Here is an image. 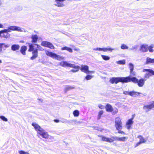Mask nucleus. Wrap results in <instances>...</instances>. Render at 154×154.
I'll return each instance as SVG.
<instances>
[{
    "mask_svg": "<svg viewBox=\"0 0 154 154\" xmlns=\"http://www.w3.org/2000/svg\"><path fill=\"white\" fill-rule=\"evenodd\" d=\"M32 125L36 131H38V133L43 138L47 139L49 137V135L48 133L41 128L38 125L35 123H32Z\"/></svg>",
    "mask_w": 154,
    "mask_h": 154,
    "instance_id": "1",
    "label": "nucleus"
},
{
    "mask_svg": "<svg viewBox=\"0 0 154 154\" xmlns=\"http://www.w3.org/2000/svg\"><path fill=\"white\" fill-rule=\"evenodd\" d=\"M126 78L124 77H112L110 79L109 82L112 84L114 83L117 84L119 82H122V83H126Z\"/></svg>",
    "mask_w": 154,
    "mask_h": 154,
    "instance_id": "2",
    "label": "nucleus"
},
{
    "mask_svg": "<svg viewBox=\"0 0 154 154\" xmlns=\"http://www.w3.org/2000/svg\"><path fill=\"white\" fill-rule=\"evenodd\" d=\"M132 82L135 83L137 84V85L139 87H143L145 83V80L143 79H141L138 80L136 77H134L131 78Z\"/></svg>",
    "mask_w": 154,
    "mask_h": 154,
    "instance_id": "3",
    "label": "nucleus"
},
{
    "mask_svg": "<svg viewBox=\"0 0 154 154\" xmlns=\"http://www.w3.org/2000/svg\"><path fill=\"white\" fill-rule=\"evenodd\" d=\"M2 31H4L2 32L1 38H8L10 37V35L8 32H11V31L9 27H8L7 29H5L2 30Z\"/></svg>",
    "mask_w": 154,
    "mask_h": 154,
    "instance_id": "4",
    "label": "nucleus"
},
{
    "mask_svg": "<svg viewBox=\"0 0 154 154\" xmlns=\"http://www.w3.org/2000/svg\"><path fill=\"white\" fill-rule=\"evenodd\" d=\"M116 127V129L119 131L122 129V124L121 119L119 118H116L115 121Z\"/></svg>",
    "mask_w": 154,
    "mask_h": 154,
    "instance_id": "5",
    "label": "nucleus"
},
{
    "mask_svg": "<svg viewBox=\"0 0 154 154\" xmlns=\"http://www.w3.org/2000/svg\"><path fill=\"white\" fill-rule=\"evenodd\" d=\"M9 27L10 28L11 32L12 31H16L20 32H26V31H25V29H24L23 28H21L19 26H10Z\"/></svg>",
    "mask_w": 154,
    "mask_h": 154,
    "instance_id": "6",
    "label": "nucleus"
},
{
    "mask_svg": "<svg viewBox=\"0 0 154 154\" xmlns=\"http://www.w3.org/2000/svg\"><path fill=\"white\" fill-rule=\"evenodd\" d=\"M130 75L126 77H124V78H126V81L127 82L126 83H128L129 82H132L131 78L134 77V76L136 75V73L133 70L132 71H130Z\"/></svg>",
    "mask_w": 154,
    "mask_h": 154,
    "instance_id": "7",
    "label": "nucleus"
},
{
    "mask_svg": "<svg viewBox=\"0 0 154 154\" xmlns=\"http://www.w3.org/2000/svg\"><path fill=\"white\" fill-rule=\"evenodd\" d=\"M118 49L117 48H97L93 49L95 51H112V50H117Z\"/></svg>",
    "mask_w": 154,
    "mask_h": 154,
    "instance_id": "8",
    "label": "nucleus"
},
{
    "mask_svg": "<svg viewBox=\"0 0 154 154\" xmlns=\"http://www.w3.org/2000/svg\"><path fill=\"white\" fill-rule=\"evenodd\" d=\"M89 67L87 65H82L81 66L80 69L81 71L85 72V73L88 74L90 72V71L89 70Z\"/></svg>",
    "mask_w": 154,
    "mask_h": 154,
    "instance_id": "9",
    "label": "nucleus"
},
{
    "mask_svg": "<svg viewBox=\"0 0 154 154\" xmlns=\"http://www.w3.org/2000/svg\"><path fill=\"white\" fill-rule=\"evenodd\" d=\"M154 108V103H152L150 104L144 106L143 107V109H146V112H148L149 110H151L152 108Z\"/></svg>",
    "mask_w": 154,
    "mask_h": 154,
    "instance_id": "10",
    "label": "nucleus"
},
{
    "mask_svg": "<svg viewBox=\"0 0 154 154\" xmlns=\"http://www.w3.org/2000/svg\"><path fill=\"white\" fill-rule=\"evenodd\" d=\"M60 65L63 67H75V66L74 64L69 63L66 61H63L60 63Z\"/></svg>",
    "mask_w": 154,
    "mask_h": 154,
    "instance_id": "11",
    "label": "nucleus"
},
{
    "mask_svg": "<svg viewBox=\"0 0 154 154\" xmlns=\"http://www.w3.org/2000/svg\"><path fill=\"white\" fill-rule=\"evenodd\" d=\"M32 56L30 58V60L35 59L38 56V51L37 49H35L32 52Z\"/></svg>",
    "mask_w": 154,
    "mask_h": 154,
    "instance_id": "12",
    "label": "nucleus"
},
{
    "mask_svg": "<svg viewBox=\"0 0 154 154\" xmlns=\"http://www.w3.org/2000/svg\"><path fill=\"white\" fill-rule=\"evenodd\" d=\"M138 138L140 139V141L137 143L136 144V146L135 147H136L142 143H144L146 142V140H145L143 137L141 135H139L138 136Z\"/></svg>",
    "mask_w": 154,
    "mask_h": 154,
    "instance_id": "13",
    "label": "nucleus"
},
{
    "mask_svg": "<svg viewBox=\"0 0 154 154\" xmlns=\"http://www.w3.org/2000/svg\"><path fill=\"white\" fill-rule=\"evenodd\" d=\"M140 50L142 52H146L148 51V45L143 44L140 47Z\"/></svg>",
    "mask_w": 154,
    "mask_h": 154,
    "instance_id": "14",
    "label": "nucleus"
},
{
    "mask_svg": "<svg viewBox=\"0 0 154 154\" xmlns=\"http://www.w3.org/2000/svg\"><path fill=\"white\" fill-rule=\"evenodd\" d=\"M133 119L134 118L132 117V118L129 119L127 122L126 125L127 128L128 129H130V128L131 127V125L133 124Z\"/></svg>",
    "mask_w": 154,
    "mask_h": 154,
    "instance_id": "15",
    "label": "nucleus"
},
{
    "mask_svg": "<svg viewBox=\"0 0 154 154\" xmlns=\"http://www.w3.org/2000/svg\"><path fill=\"white\" fill-rule=\"evenodd\" d=\"M102 140L103 141L109 142V143L113 142L114 141V140L112 138L107 137L105 136H102Z\"/></svg>",
    "mask_w": 154,
    "mask_h": 154,
    "instance_id": "16",
    "label": "nucleus"
},
{
    "mask_svg": "<svg viewBox=\"0 0 154 154\" xmlns=\"http://www.w3.org/2000/svg\"><path fill=\"white\" fill-rule=\"evenodd\" d=\"M140 94H142L144 96L146 95L145 94H143L141 93L136 92L134 91H130V95L133 97H136V96Z\"/></svg>",
    "mask_w": 154,
    "mask_h": 154,
    "instance_id": "17",
    "label": "nucleus"
},
{
    "mask_svg": "<svg viewBox=\"0 0 154 154\" xmlns=\"http://www.w3.org/2000/svg\"><path fill=\"white\" fill-rule=\"evenodd\" d=\"M105 109L106 111L108 112H112L113 111V108L112 106L109 103L106 104Z\"/></svg>",
    "mask_w": 154,
    "mask_h": 154,
    "instance_id": "18",
    "label": "nucleus"
},
{
    "mask_svg": "<svg viewBox=\"0 0 154 154\" xmlns=\"http://www.w3.org/2000/svg\"><path fill=\"white\" fill-rule=\"evenodd\" d=\"M27 50V47L26 46H23L21 47L20 52L23 55H25L26 54V51Z\"/></svg>",
    "mask_w": 154,
    "mask_h": 154,
    "instance_id": "19",
    "label": "nucleus"
},
{
    "mask_svg": "<svg viewBox=\"0 0 154 154\" xmlns=\"http://www.w3.org/2000/svg\"><path fill=\"white\" fill-rule=\"evenodd\" d=\"M20 48V46L18 44H14L11 46V50L13 51H16L18 50Z\"/></svg>",
    "mask_w": 154,
    "mask_h": 154,
    "instance_id": "20",
    "label": "nucleus"
},
{
    "mask_svg": "<svg viewBox=\"0 0 154 154\" xmlns=\"http://www.w3.org/2000/svg\"><path fill=\"white\" fill-rule=\"evenodd\" d=\"M31 38L32 39V42L33 43H36L37 42L38 37L37 35H32Z\"/></svg>",
    "mask_w": 154,
    "mask_h": 154,
    "instance_id": "21",
    "label": "nucleus"
},
{
    "mask_svg": "<svg viewBox=\"0 0 154 154\" xmlns=\"http://www.w3.org/2000/svg\"><path fill=\"white\" fill-rule=\"evenodd\" d=\"M154 59H151L148 57L146 59V64H147L149 63H154Z\"/></svg>",
    "mask_w": 154,
    "mask_h": 154,
    "instance_id": "22",
    "label": "nucleus"
},
{
    "mask_svg": "<svg viewBox=\"0 0 154 154\" xmlns=\"http://www.w3.org/2000/svg\"><path fill=\"white\" fill-rule=\"evenodd\" d=\"M46 54L48 56L54 58L55 54V53H53L51 52H50L49 51H47L46 52Z\"/></svg>",
    "mask_w": 154,
    "mask_h": 154,
    "instance_id": "23",
    "label": "nucleus"
},
{
    "mask_svg": "<svg viewBox=\"0 0 154 154\" xmlns=\"http://www.w3.org/2000/svg\"><path fill=\"white\" fill-rule=\"evenodd\" d=\"M75 67H72V68H74V69H72L71 70V72H78L80 68L79 66H76L75 65Z\"/></svg>",
    "mask_w": 154,
    "mask_h": 154,
    "instance_id": "24",
    "label": "nucleus"
},
{
    "mask_svg": "<svg viewBox=\"0 0 154 154\" xmlns=\"http://www.w3.org/2000/svg\"><path fill=\"white\" fill-rule=\"evenodd\" d=\"M54 58H55V59L59 60H61L63 59V57L62 56L58 55L56 54H55Z\"/></svg>",
    "mask_w": 154,
    "mask_h": 154,
    "instance_id": "25",
    "label": "nucleus"
},
{
    "mask_svg": "<svg viewBox=\"0 0 154 154\" xmlns=\"http://www.w3.org/2000/svg\"><path fill=\"white\" fill-rule=\"evenodd\" d=\"M143 72H148L149 73L151 74L152 75H154V71L150 69H144L143 70Z\"/></svg>",
    "mask_w": 154,
    "mask_h": 154,
    "instance_id": "26",
    "label": "nucleus"
},
{
    "mask_svg": "<svg viewBox=\"0 0 154 154\" xmlns=\"http://www.w3.org/2000/svg\"><path fill=\"white\" fill-rule=\"evenodd\" d=\"M154 45L153 44H151L150 46H148V50L149 52L152 53L153 52V50L152 48H154Z\"/></svg>",
    "mask_w": 154,
    "mask_h": 154,
    "instance_id": "27",
    "label": "nucleus"
},
{
    "mask_svg": "<svg viewBox=\"0 0 154 154\" xmlns=\"http://www.w3.org/2000/svg\"><path fill=\"white\" fill-rule=\"evenodd\" d=\"M50 42L47 41H42L41 43V45L45 47H48Z\"/></svg>",
    "mask_w": 154,
    "mask_h": 154,
    "instance_id": "28",
    "label": "nucleus"
},
{
    "mask_svg": "<svg viewBox=\"0 0 154 154\" xmlns=\"http://www.w3.org/2000/svg\"><path fill=\"white\" fill-rule=\"evenodd\" d=\"M29 44V49L28 50V51L29 52L33 51L34 50V49L33 45L32 44L29 43H28Z\"/></svg>",
    "mask_w": 154,
    "mask_h": 154,
    "instance_id": "29",
    "label": "nucleus"
},
{
    "mask_svg": "<svg viewBox=\"0 0 154 154\" xmlns=\"http://www.w3.org/2000/svg\"><path fill=\"white\" fill-rule=\"evenodd\" d=\"M101 57L105 60H107L110 59V57L108 56L102 55H101Z\"/></svg>",
    "mask_w": 154,
    "mask_h": 154,
    "instance_id": "30",
    "label": "nucleus"
},
{
    "mask_svg": "<svg viewBox=\"0 0 154 154\" xmlns=\"http://www.w3.org/2000/svg\"><path fill=\"white\" fill-rule=\"evenodd\" d=\"M129 66L130 71H132L134 70V66L131 63H130L129 64Z\"/></svg>",
    "mask_w": 154,
    "mask_h": 154,
    "instance_id": "31",
    "label": "nucleus"
},
{
    "mask_svg": "<svg viewBox=\"0 0 154 154\" xmlns=\"http://www.w3.org/2000/svg\"><path fill=\"white\" fill-rule=\"evenodd\" d=\"M117 63L119 64L124 65L125 63V61L124 60H120L118 61L117 62Z\"/></svg>",
    "mask_w": 154,
    "mask_h": 154,
    "instance_id": "32",
    "label": "nucleus"
},
{
    "mask_svg": "<svg viewBox=\"0 0 154 154\" xmlns=\"http://www.w3.org/2000/svg\"><path fill=\"white\" fill-rule=\"evenodd\" d=\"M79 114V112L78 110H75L73 112V114L75 116H78Z\"/></svg>",
    "mask_w": 154,
    "mask_h": 154,
    "instance_id": "33",
    "label": "nucleus"
},
{
    "mask_svg": "<svg viewBox=\"0 0 154 154\" xmlns=\"http://www.w3.org/2000/svg\"><path fill=\"white\" fill-rule=\"evenodd\" d=\"M138 46L137 45H135L133 46L131 48H129V50L130 51L133 50H137L138 48Z\"/></svg>",
    "mask_w": 154,
    "mask_h": 154,
    "instance_id": "34",
    "label": "nucleus"
},
{
    "mask_svg": "<svg viewBox=\"0 0 154 154\" xmlns=\"http://www.w3.org/2000/svg\"><path fill=\"white\" fill-rule=\"evenodd\" d=\"M103 113V110H101L99 112L98 115L97 119L99 120L100 119L101 116Z\"/></svg>",
    "mask_w": 154,
    "mask_h": 154,
    "instance_id": "35",
    "label": "nucleus"
},
{
    "mask_svg": "<svg viewBox=\"0 0 154 154\" xmlns=\"http://www.w3.org/2000/svg\"><path fill=\"white\" fill-rule=\"evenodd\" d=\"M121 48L122 49H128V47L127 46L125 45L124 44H122L121 45Z\"/></svg>",
    "mask_w": 154,
    "mask_h": 154,
    "instance_id": "36",
    "label": "nucleus"
},
{
    "mask_svg": "<svg viewBox=\"0 0 154 154\" xmlns=\"http://www.w3.org/2000/svg\"><path fill=\"white\" fill-rule=\"evenodd\" d=\"M69 123L68 124H71L72 125L76 124L77 123L79 122H77L75 120H72L69 121Z\"/></svg>",
    "mask_w": 154,
    "mask_h": 154,
    "instance_id": "37",
    "label": "nucleus"
},
{
    "mask_svg": "<svg viewBox=\"0 0 154 154\" xmlns=\"http://www.w3.org/2000/svg\"><path fill=\"white\" fill-rule=\"evenodd\" d=\"M48 47L52 49H54L55 48L53 45L50 42H49Z\"/></svg>",
    "mask_w": 154,
    "mask_h": 154,
    "instance_id": "38",
    "label": "nucleus"
},
{
    "mask_svg": "<svg viewBox=\"0 0 154 154\" xmlns=\"http://www.w3.org/2000/svg\"><path fill=\"white\" fill-rule=\"evenodd\" d=\"M0 119L3 120V121L5 122H7L8 121V119L7 118H6L5 116H0Z\"/></svg>",
    "mask_w": 154,
    "mask_h": 154,
    "instance_id": "39",
    "label": "nucleus"
},
{
    "mask_svg": "<svg viewBox=\"0 0 154 154\" xmlns=\"http://www.w3.org/2000/svg\"><path fill=\"white\" fill-rule=\"evenodd\" d=\"M127 139L126 137H119V141H125V140Z\"/></svg>",
    "mask_w": 154,
    "mask_h": 154,
    "instance_id": "40",
    "label": "nucleus"
},
{
    "mask_svg": "<svg viewBox=\"0 0 154 154\" xmlns=\"http://www.w3.org/2000/svg\"><path fill=\"white\" fill-rule=\"evenodd\" d=\"M112 115H115L118 112V109L116 108H115L114 109H113V111L112 112Z\"/></svg>",
    "mask_w": 154,
    "mask_h": 154,
    "instance_id": "41",
    "label": "nucleus"
},
{
    "mask_svg": "<svg viewBox=\"0 0 154 154\" xmlns=\"http://www.w3.org/2000/svg\"><path fill=\"white\" fill-rule=\"evenodd\" d=\"M93 77V76L88 75L85 77V79L87 80H90Z\"/></svg>",
    "mask_w": 154,
    "mask_h": 154,
    "instance_id": "42",
    "label": "nucleus"
},
{
    "mask_svg": "<svg viewBox=\"0 0 154 154\" xmlns=\"http://www.w3.org/2000/svg\"><path fill=\"white\" fill-rule=\"evenodd\" d=\"M19 153L20 154H29L28 152H25L23 150L19 151Z\"/></svg>",
    "mask_w": 154,
    "mask_h": 154,
    "instance_id": "43",
    "label": "nucleus"
},
{
    "mask_svg": "<svg viewBox=\"0 0 154 154\" xmlns=\"http://www.w3.org/2000/svg\"><path fill=\"white\" fill-rule=\"evenodd\" d=\"M35 45L37 46V48L38 49H39L41 51L43 50V48H42L40 45H39L38 44H35Z\"/></svg>",
    "mask_w": 154,
    "mask_h": 154,
    "instance_id": "44",
    "label": "nucleus"
},
{
    "mask_svg": "<svg viewBox=\"0 0 154 154\" xmlns=\"http://www.w3.org/2000/svg\"><path fill=\"white\" fill-rule=\"evenodd\" d=\"M61 122L62 123H69V121L67 120L66 119H64L62 121H61Z\"/></svg>",
    "mask_w": 154,
    "mask_h": 154,
    "instance_id": "45",
    "label": "nucleus"
},
{
    "mask_svg": "<svg viewBox=\"0 0 154 154\" xmlns=\"http://www.w3.org/2000/svg\"><path fill=\"white\" fill-rule=\"evenodd\" d=\"M4 45H5L4 43H0V53L2 52V48Z\"/></svg>",
    "mask_w": 154,
    "mask_h": 154,
    "instance_id": "46",
    "label": "nucleus"
},
{
    "mask_svg": "<svg viewBox=\"0 0 154 154\" xmlns=\"http://www.w3.org/2000/svg\"><path fill=\"white\" fill-rule=\"evenodd\" d=\"M111 138H112L114 140H118L119 141V137H117L112 136V137H111Z\"/></svg>",
    "mask_w": 154,
    "mask_h": 154,
    "instance_id": "47",
    "label": "nucleus"
},
{
    "mask_svg": "<svg viewBox=\"0 0 154 154\" xmlns=\"http://www.w3.org/2000/svg\"><path fill=\"white\" fill-rule=\"evenodd\" d=\"M121 105H122L121 103L119 102H118L116 103L115 104V105L116 106H118V107L121 106Z\"/></svg>",
    "mask_w": 154,
    "mask_h": 154,
    "instance_id": "48",
    "label": "nucleus"
},
{
    "mask_svg": "<svg viewBox=\"0 0 154 154\" xmlns=\"http://www.w3.org/2000/svg\"><path fill=\"white\" fill-rule=\"evenodd\" d=\"M123 94H125V95H130V91L129 92L128 91H125L123 92Z\"/></svg>",
    "mask_w": 154,
    "mask_h": 154,
    "instance_id": "49",
    "label": "nucleus"
},
{
    "mask_svg": "<svg viewBox=\"0 0 154 154\" xmlns=\"http://www.w3.org/2000/svg\"><path fill=\"white\" fill-rule=\"evenodd\" d=\"M150 74L149 73H146L145 74L144 78H148L150 76Z\"/></svg>",
    "mask_w": 154,
    "mask_h": 154,
    "instance_id": "50",
    "label": "nucleus"
},
{
    "mask_svg": "<svg viewBox=\"0 0 154 154\" xmlns=\"http://www.w3.org/2000/svg\"><path fill=\"white\" fill-rule=\"evenodd\" d=\"M67 51H68L70 53H72V49L70 48H69L67 47Z\"/></svg>",
    "mask_w": 154,
    "mask_h": 154,
    "instance_id": "51",
    "label": "nucleus"
},
{
    "mask_svg": "<svg viewBox=\"0 0 154 154\" xmlns=\"http://www.w3.org/2000/svg\"><path fill=\"white\" fill-rule=\"evenodd\" d=\"M73 88H74L73 87H71V86H68L66 88V90L67 91H68L70 89H73Z\"/></svg>",
    "mask_w": 154,
    "mask_h": 154,
    "instance_id": "52",
    "label": "nucleus"
},
{
    "mask_svg": "<svg viewBox=\"0 0 154 154\" xmlns=\"http://www.w3.org/2000/svg\"><path fill=\"white\" fill-rule=\"evenodd\" d=\"M98 106H99V108L100 109H104L103 106V105H102L101 104H99Z\"/></svg>",
    "mask_w": 154,
    "mask_h": 154,
    "instance_id": "53",
    "label": "nucleus"
},
{
    "mask_svg": "<svg viewBox=\"0 0 154 154\" xmlns=\"http://www.w3.org/2000/svg\"><path fill=\"white\" fill-rule=\"evenodd\" d=\"M67 47L65 46V47L62 48H61V50H67Z\"/></svg>",
    "mask_w": 154,
    "mask_h": 154,
    "instance_id": "54",
    "label": "nucleus"
},
{
    "mask_svg": "<svg viewBox=\"0 0 154 154\" xmlns=\"http://www.w3.org/2000/svg\"><path fill=\"white\" fill-rule=\"evenodd\" d=\"M118 132L120 134H125V133L123 131H121L120 130L118 131Z\"/></svg>",
    "mask_w": 154,
    "mask_h": 154,
    "instance_id": "55",
    "label": "nucleus"
},
{
    "mask_svg": "<svg viewBox=\"0 0 154 154\" xmlns=\"http://www.w3.org/2000/svg\"><path fill=\"white\" fill-rule=\"evenodd\" d=\"M4 45V47H5L6 48H8L10 46V45H8V44L5 45H5Z\"/></svg>",
    "mask_w": 154,
    "mask_h": 154,
    "instance_id": "56",
    "label": "nucleus"
},
{
    "mask_svg": "<svg viewBox=\"0 0 154 154\" xmlns=\"http://www.w3.org/2000/svg\"><path fill=\"white\" fill-rule=\"evenodd\" d=\"M5 28V27L3 26V25L2 24L0 23V28Z\"/></svg>",
    "mask_w": 154,
    "mask_h": 154,
    "instance_id": "57",
    "label": "nucleus"
},
{
    "mask_svg": "<svg viewBox=\"0 0 154 154\" xmlns=\"http://www.w3.org/2000/svg\"><path fill=\"white\" fill-rule=\"evenodd\" d=\"M54 122H56V123H58L60 121V120L58 119H54Z\"/></svg>",
    "mask_w": 154,
    "mask_h": 154,
    "instance_id": "58",
    "label": "nucleus"
},
{
    "mask_svg": "<svg viewBox=\"0 0 154 154\" xmlns=\"http://www.w3.org/2000/svg\"><path fill=\"white\" fill-rule=\"evenodd\" d=\"M2 0H0V6L2 5Z\"/></svg>",
    "mask_w": 154,
    "mask_h": 154,
    "instance_id": "59",
    "label": "nucleus"
},
{
    "mask_svg": "<svg viewBox=\"0 0 154 154\" xmlns=\"http://www.w3.org/2000/svg\"><path fill=\"white\" fill-rule=\"evenodd\" d=\"M3 31H2V30L0 31V37H1V33H2V32Z\"/></svg>",
    "mask_w": 154,
    "mask_h": 154,
    "instance_id": "60",
    "label": "nucleus"
},
{
    "mask_svg": "<svg viewBox=\"0 0 154 154\" xmlns=\"http://www.w3.org/2000/svg\"><path fill=\"white\" fill-rule=\"evenodd\" d=\"M90 71V72L89 73H90L91 72H92V73H94V72L93 71Z\"/></svg>",
    "mask_w": 154,
    "mask_h": 154,
    "instance_id": "61",
    "label": "nucleus"
},
{
    "mask_svg": "<svg viewBox=\"0 0 154 154\" xmlns=\"http://www.w3.org/2000/svg\"><path fill=\"white\" fill-rule=\"evenodd\" d=\"M39 100L40 101H41L42 102V99H39Z\"/></svg>",
    "mask_w": 154,
    "mask_h": 154,
    "instance_id": "62",
    "label": "nucleus"
},
{
    "mask_svg": "<svg viewBox=\"0 0 154 154\" xmlns=\"http://www.w3.org/2000/svg\"><path fill=\"white\" fill-rule=\"evenodd\" d=\"M2 62L1 60H0V63Z\"/></svg>",
    "mask_w": 154,
    "mask_h": 154,
    "instance_id": "63",
    "label": "nucleus"
},
{
    "mask_svg": "<svg viewBox=\"0 0 154 154\" xmlns=\"http://www.w3.org/2000/svg\"><path fill=\"white\" fill-rule=\"evenodd\" d=\"M16 52L17 53H19V51H16Z\"/></svg>",
    "mask_w": 154,
    "mask_h": 154,
    "instance_id": "64",
    "label": "nucleus"
}]
</instances>
